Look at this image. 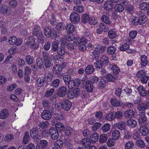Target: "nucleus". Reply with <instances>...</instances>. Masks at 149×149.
Masks as SVG:
<instances>
[{
	"label": "nucleus",
	"mask_w": 149,
	"mask_h": 149,
	"mask_svg": "<svg viewBox=\"0 0 149 149\" xmlns=\"http://www.w3.org/2000/svg\"><path fill=\"white\" fill-rule=\"evenodd\" d=\"M101 20L106 24L109 25L111 24V21L110 18L107 15H103L101 17Z\"/></svg>",
	"instance_id": "49"
},
{
	"label": "nucleus",
	"mask_w": 149,
	"mask_h": 149,
	"mask_svg": "<svg viewBox=\"0 0 149 149\" xmlns=\"http://www.w3.org/2000/svg\"><path fill=\"white\" fill-rule=\"evenodd\" d=\"M75 27L73 24L70 23L65 26V29L69 33H72L75 30Z\"/></svg>",
	"instance_id": "26"
},
{
	"label": "nucleus",
	"mask_w": 149,
	"mask_h": 149,
	"mask_svg": "<svg viewBox=\"0 0 149 149\" xmlns=\"http://www.w3.org/2000/svg\"><path fill=\"white\" fill-rule=\"evenodd\" d=\"M134 146L133 142L132 141H130L125 144V149H132Z\"/></svg>",
	"instance_id": "63"
},
{
	"label": "nucleus",
	"mask_w": 149,
	"mask_h": 149,
	"mask_svg": "<svg viewBox=\"0 0 149 149\" xmlns=\"http://www.w3.org/2000/svg\"><path fill=\"white\" fill-rule=\"evenodd\" d=\"M139 8L141 10H146L149 8V3L147 2H143L139 5Z\"/></svg>",
	"instance_id": "45"
},
{
	"label": "nucleus",
	"mask_w": 149,
	"mask_h": 149,
	"mask_svg": "<svg viewBox=\"0 0 149 149\" xmlns=\"http://www.w3.org/2000/svg\"><path fill=\"white\" fill-rule=\"evenodd\" d=\"M60 80L59 79H56L52 81L51 86L54 88H56L59 85Z\"/></svg>",
	"instance_id": "54"
},
{
	"label": "nucleus",
	"mask_w": 149,
	"mask_h": 149,
	"mask_svg": "<svg viewBox=\"0 0 149 149\" xmlns=\"http://www.w3.org/2000/svg\"><path fill=\"white\" fill-rule=\"evenodd\" d=\"M149 104V102L147 103H141L137 105V109L139 111H143L147 109Z\"/></svg>",
	"instance_id": "28"
},
{
	"label": "nucleus",
	"mask_w": 149,
	"mask_h": 149,
	"mask_svg": "<svg viewBox=\"0 0 149 149\" xmlns=\"http://www.w3.org/2000/svg\"><path fill=\"white\" fill-rule=\"evenodd\" d=\"M114 111L109 113L106 116V119L109 121H112L115 119Z\"/></svg>",
	"instance_id": "48"
},
{
	"label": "nucleus",
	"mask_w": 149,
	"mask_h": 149,
	"mask_svg": "<svg viewBox=\"0 0 149 149\" xmlns=\"http://www.w3.org/2000/svg\"><path fill=\"white\" fill-rule=\"evenodd\" d=\"M124 8V10L127 14H132L134 12V7L132 5L128 4Z\"/></svg>",
	"instance_id": "19"
},
{
	"label": "nucleus",
	"mask_w": 149,
	"mask_h": 149,
	"mask_svg": "<svg viewBox=\"0 0 149 149\" xmlns=\"http://www.w3.org/2000/svg\"><path fill=\"white\" fill-rule=\"evenodd\" d=\"M123 115L124 116L126 119H130L134 117V112L132 109H128L124 112Z\"/></svg>",
	"instance_id": "11"
},
{
	"label": "nucleus",
	"mask_w": 149,
	"mask_h": 149,
	"mask_svg": "<svg viewBox=\"0 0 149 149\" xmlns=\"http://www.w3.org/2000/svg\"><path fill=\"white\" fill-rule=\"evenodd\" d=\"M61 105L64 110L68 111L70 109L72 106V104L69 100L65 99L62 101Z\"/></svg>",
	"instance_id": "10"
},
{
	"label": "nucleus",
	"mask_w": 149,
	"mask_h": 149,
	"mask_svg": "<svg viewBox=\"0 0 149 149\" xmlns=\"http://www.w3.org/2000/svg\"><path fill=\"white\" fill-rule=\"evenodd\" d=\"M81 143L82 147L85 148H88L91 144L90 139L87 138H83Z\"/></svg>",
	"instance_id": "18"
},
{
	"label": "nucleus",
	"mask_w": 149,
	"mask_h": 149,
	"mask_svg": "<svg viewBox=\"0 0 149 149\" xmlns=\"http://www.w3.org/2000/svg\"><path fill=\"white\" fill-rule=\"evenodd\" d=\"M108 139L107 135L105 134H101L99 137V141L101 143H103L106 142Z\"/></svg>",
	"instance_id": "53"
},
{
	"label": "nucleus",
	"mask_w": 149,
	"mask_h": 149,
	"mask_svg": "<svg viewBox=\"0 0 149 149\" xmlns=\"http://www.w3.org/2000/svg\"><path fill=\"white\" fill-rule=\"evenodd\" d=\"M62 70V67L59 64L55 65L53 68L52 71L54 74H56L60 73Z\"/></svg>",
	"instance_id": "27"
},
{
	"label": "nucleus",
	"mask_w": 149,
	"mask_h": 149,
	"mask_svg": "<svg viewBox=\"0 0 149 149\" xmlns=\"http://www.w3.org/2000/svg\"><path fill=\"white\" fill-rule=\"evenodd\" d=\"M9 115L8 110L6 109H3L0 113V118L1 119L6 118Z\"/></svg>",
	"instance_id": "30"
},
{
	"label": "nucleus",
	"mask_w": 149,
	"mask_h": 149,
	"mask_svg": "<svg viewBox=\"0 0 149 149\" xmlns=\"http://www.w3.org/2000/svg\"><path fill=\"white\" fill-rule=\"evenodd\" d=\"M127 125L131 128H134L136 125V122L133 119H130L127 121Z\"/></svg>",
	"instance_id": "43"
},
{
	"label": "nucleus",
	"mask_w": 149,
	"mask_h": 149,
	"mask_svg": "<svg viewBox=\"0 0 149 149\" xmlns=\"http://www.w3.org/2000/svg\"><path fill=\"white\" fill-rule=\"evenodd\" d=\"M89 20L90 17L87 14H83L81 16V20L82 23H86L89 22Z\"/></svg>",
	"instance_id": "51"
},
{
	"label": "nucleus",
	"mask_w": 149,
	"mask_h": 149,
	"mask_svg": "<svg viewBox=\"0 0 149 149\" xmlns=\"http://www.w3.org/2000/svg\"><path fill=\"white\" fill-rule=\"evenodd\" d=\"M106 83V81L105 79L102 78L100 79L97 86V88L99 89L103 88Z\"/></svg>",
	"instance_id": "42"
},
{
	"label": "nucleus",
	"mask_w": 149,
	"mask_h": 149,
	"mask_svg": "<svg viewBox=\"0 0 149 149\" xmlns=\"http://www.w3.org/2000/svg\"><path fill=\"white\" fill-rule=\"evenodd\" d=\"M100 55V53L95 48H94L93 51L90 54L91 58L93 60H98Z\"/></svg>",
	"instance_id": "15"
},
{
	"label": "nucleus",
	"mask_w": 149,
	"mask_h": 149,
	"mask_svg": "<svg viewBox=\"0 0 149 149\" xmlns=\"http://www.w3.org/2000/svg\"><path fill=\"white\" fill-rule=\"evenodd\" d=\"M138 120L140 125H145L147 121L145 112H141L139 113L138 116Z\"/></svg>",
	"instance_id": "8"
},
{
	"label": "nucleus",
	"mask_w": 149,
	"mask_h": 149,
	"mask_svg": "<svg viewBox=\"0 0 149 149\" xmlns=\"http://www.w3.org/2000/svg\"><path fill=\"white\" fill-rule=\"evenodd\" d=\"M70 18L71 22L74 24L79 23L80 20L79 15L75 12L71 13L70 16Z\"/></svg>",
	"instance_id": "6"
},
{
	"label": "nucleus",
	"mask_w": 149,
	"mask_h": 149,
	"mask_svg": "<svg viewBox=\"0 0 149 149\" xmlns=\"http://www.w3.org/2000/svg\"><path fill=\"white\" fill-rule=\"evenodd\" d=\"M100 60L102 63H103V65H104L105 66H107L108 68H110L112 65L110 63L108 56L105 55L102 56L100 57Z\"/></svg>",
	"instance_id": "16"
},
{
	"label": "nucleus",
	"mask_w": 149,
	"mask_h": 149,
	"mask_svg": "<svg viewBox=\"0 0 149 149\" xmlns=\"http://www.w3.org/2000/svg\"><path fill=\"white\" fill-rule=\"evenodd\" d=\"M25 60L28 64L31 65L33 63L34 60V58L33 56L28 55L26 56Z\"/></svg>",
	"instance_id": "55"
},
{
	"label": "nucleus",
	"mask_w": 149,
	"mask_h": 149,
	"mask_svg": "<svg viewBox=\"0 0 149 149\" xmlns=\"http://www.w3.org/2000/svg\"><path fill=\"white\" fill-rule=\"evenodd\" d=\"M136 145L139 147L143 148L145 146V143L142 140L139 139L137 140L136 142Z\"/></svg>",
	"instance_id": "64"
},
{
	"label": "nucleus",
	"mask_w": 149,
	"mask_h": 149,
	"mask_svg": "<svg viewBox=\"0 0 149 149\" xmlns=\"http://www.w3.org/2000/svg\"><path fill=\"white\" fill-rule=\"evenodd\" d=\"M39 128L35 127L32 129L30 131V135L31 138L33 139L34 143H35L39 141V136L38 135Z\"/></svg>",
	"instance_id": "4"
},
{
	"label": "nucleus",
	"mask_w": 149,
	"mask_h": 149,
	"mask_svg": "<svg viewBox=\"0 0 149 149\" xmlns=\"http://www.w3.org/2000/svg\"><path fill=\"white\" fill-rule=\"evenodd\" d=\"M65 26L63 22H60L56 24L55 29L58 31H62L65 29Z\"/></svg>",
	"instance_id": "37"
},
{
	"label": "nucleus",
	"mask_w": 149,
	"mask_h": 149,
	"mask_svg": "<svg viewBox=\"0 0 149 149\" xmlns=\"http://www.w3.org/2000/svg\"><path fill=\"white\" fill-rule=\"evenodd\" d=\"M65 49L64 47L60 46L56 52L59 56H62L64 55L65 53Z\"/></svg>",
	"instance_id": "40"
},
{
	"label": "nucleus",
	"mask_w": 149,
	"mask_h": 149,
	"mask_svg": "<svg viewBox=\"0 0 149 149\" xmlns=\"http://www.w3.org/2000/svg\"><path fill=\"white\" fill-rule=\"evenodd\" d=\"M137 78L140 79V81L143 84H146L149 79V77L146 75V72L144 70L139 71L136 74Z\"/></svg>",
	"instance_id": "3"
},
{
	"label": "nucleus",
	"mask_w": 149,
	"mask_h": 149,
	"mask_svg": "<svg viewBox=\"0 0 149 149\" xmlns=\"http://www.w3.org/2000/svg\"><path fill=\"white\" fill-rule=\"evenodd\" d=\"M28 40L26 43V46L33 49H37L39 47L38 43H35V39L33 36H30L27 38Z\"/></svg>",
	"instance_id": "2"
},
{
	"label": "nucleus",
	"mask_w": 149,
	"mask_h": 149,
	"mask_svg": "<svg viewBox=\"0 0 149 149\" xmlns=\"http://www.w3.org/2000/svg\"><path fill=\"white\" fill-rule=\"evenodd\" d=\"M114 114L115 118H116L117 119H121L124 116L123 113L120 111L114 112Z\"/></svg>",
	"instance_id": "61"
},
{
	"label": "nucleus",
	"mask_w": 149,
	"mask_h": 149,
	"mask_svg": "<svg viewBox=\"0 0 149 149\" xmlns=\"http://www.w3.org/2000/svg\"><path fill=\"white\" fill-rule=\"evenodd\" d=\"M95 70V68L93 66L88 65L86 68L85 72L87 74H90L92 73Z\"/></svg>",
	"instance_id": "33"
},
{
	"label": "nucleus",
	"mask_w": 149,
	"mask_h": 149,
	"mask_svg": "<svg viewBox=\"0 0 149 149\" xmlns=\"http://www.w3.org/2000/svg\"><path fill=\"white\" fill-rule=\"evenodd\" d=\"M41 116L43 119L48 120L52 117V114L47 110H44L41 114Z\"/></svg>",
	"instance_id": "20"
},
{
	"label": "nucleus",
	"mask_w": 149,
	"mask_h": 149,
	"mask_svg": "<svg viewBox=\"0 0 149 149\" xmlns=\"http://www.w3.org/2000/svg\"><path fill=\"white\" fill-rule=\"evenodd\" d=\"M99 139V135L96 132H94L90 137V141L92 143H95Z\"/></svg>",
	"instance_id": "36"
},
{
	"label": "nucleus",
	"mask_w": 149,
	"mask_h": 149,
	"mask_svg": "<svg viewBox=\"0 0 149 149\" xmlns=\"http://www.w3.org/2000/svg\"><path fill=\"white\" fill-rule=\"evenodd\" d=\"M54 29L51 26H47L44 29L43 31L45 36L47 38L53 37V36H57L54 32Z\"/></svg>",
	"instance_id": "5"
},
{
	"label": "nucleus",
	"mask_w": 149,
	"mask_h": 149,
	"mask_svg": "<svg viewBox=\"0 0 149 149\" xmlns=\"http://www.w3.org/2000/svg\"><path fill=\"white\" fill-rule=\"evenodd\" d=\"M81 82L80 80L77 78H75L74 80V85L76 87H78L79 86L80 87L83 88L84 87V81L81 80Z\"/></svg>",
	"instance_id": "25"
},
{
	"label": "nucleus",
	"mask_w": 149,
	"mask_h": 149,
	"mask_svg": "<svg viewBox=\"0 0 149 149\" xmlns=\"http://www.w3.org/2000/svg\"><path fill=\"white\" fill-rule=\"evenodd\" d=\"M100 60H98L96 61L94 63V65L96 68H102L104 65L103 63H102Z\"/></svg>",
	"instance_id": "62"
},
{
	"label": "nucleus",
	"mask_w": 149,
	"mask_h": 149,
	"mask_svg": "<svg viewBox=\"0 0 149 149\" xmlns=\"http://www.w3.org/2000/svg\"><path fill=\"white\" fill-rule=\"evenodd\" d=\"M39 144L44 148L45 149H46L48 146L49 143L47 141L45 140H42L39 141Z\"/></svg>",
	"instance_id": "57"
},
{
	"label": "nucleus",
	"mask_w": 149,
	"mask_h": 149,
	"mask_svg": "<svg viewBox=\"0 0 149 149\" xmlns=\"http://www.w3.org/2000/svg\"><path fill=\"white\" fill-rule=\"evenodd\" d=\"M98 27L103 32L107 33L109 29L108 26L103 23H100Z\"/></svg>",
	"instance_id": "41"
},
{
	"label": "nucleus",
	"mask_w": 149,
	"mask_h": 149,
	"mask_svg": "<svg viewBox=\"0 0 149 149\" xmlns=\"http://www.w3.org/2000/svg\"><path fill=\"white\" fill-rule=\"evenodd\" d=\"M63 141L62 140L58 139L54 143V146H56L60 149L63 147Z\"/></svg>",
	"instance_id": "58"
},
{
	"label": "nucleus",
	"mask_w": 149,
	"mask_h": 149,
	"mask_svg": "<svg viewBox=\"0 0 149 149\" xmlns=\"http://www.w3.org/2000/svg\"><path fill=\"white\" fill-rule=\"evenodd\" d=\"M120 134L118 130H114L112 133V137L114 140H116L119 139L120 137Z\"/></svg>",
	"instance_id": "47"
},
{
	"label": "nucleus",
	"mask_w": 149,
	"mask_h": 149,
	"mask_svg": "<svg viewBox=\"0 0 149 149\" xmlns=\"http://www.w3.org/2000/svg\"><path fill=\"white\" fill-rule=\"evenodd\" d=\"M118 77V75L116 74H114L113 75L111 74H107L106 76V81L108 82H112L116 79Z\"/></svg>",
	"instance_id": "32"
},
{
	"label": "nucleus",
	"mask_w": 149,
	"mask_h": 149,
	"mask_svg": "<svg viewBox=\"0 0 149 149\" xmlns=\"http://www.w3.org/2000/svg\"><path fill=\"white\" fill-rule=\"evenodd\" d=\"M111 125L109 123H106L102 127L103 132L105 133L108 132L110 129Z\"/></svg>",
	"instance_id": "60"
},
{
	"label": "nucleus",
	"mask_w": 149,
	"mask_h": 149,
	"mask_svg": "<svg viewBox=\"0 0 149 149\" xmlns=\"http://www.w3.org/2000/svg\"><path fill=\"white\" fill-rule=\"evenodd\" d=\"M46 83V79L44 77H41L38 78L36 81V84L38 87H40L42 86L46 85L45 83Z\"/></svg>",
	"instance_id": "24"
},
{
	"label": "nucleus",
	"mask_w": 149,
	"mask_h": 149,
	"mask_svg": "<svg viewBox=\"0 0 149 149\" xmlns=\"http://www.w3.org/2000/svg\"><path fill=\"white\" fill-rule=\"evenodd\" d=\"M94 88V85L90 81L88 80L86 82L85 88L87 92L92 93L93 91Z\"/></svg>",
	"instance_id": "14"
},
{
	"label": "nucleus",
	"mask_w": 149,
	"mask_h": 149,
	"mask_svg": "<svg viewBox=\"0 0 149 149\" xmlns=\"http://www.w3.org/2000/svg\"><path fill=\"white\" fill-rule=\"evenodd\" d=\"M49 132L50 137L52 140H56L58 138L59 133L55 127H51L49 131Z\"/></svg>",
	"instance_id": "7"
},
{
	"label": "nucleus",
	"mask_w": 149,
	"mask_h": 149,
	"mask_svg": "<svg viewBox=\"0 0 149 149\" xmlns=\"http://www.w3.org/2000/svg\"><path fill=\"white\" fill-rule=\"evenodd\" d=\"M49 125V123L46 121L42 122H40L38 126V128L41 127L42 129H45L47 128Z\"/></svg>",
	"instance_id": "56"
},
{
	"label": "nucleus",
	"mask_w": 149,
	"mask_h": 149,
	"mask_svg": "<svg viewBox=\"0 0 149 149\" xmlns=\"http://www.w3.org/2000/svg\"><path fill=\"white\" fill-rule=\"evenodd\" d=\"M10 10V8L9 7L5 5H3L0 7V13L3 15H8Z\"/></svg>",
	"instance_id": "17"
},
{
	"label": "nucleus",
	"mask_w": 149,
	"mask_h": 149,
	"mask_svg": "<svg viewBox=\"0 0 149 149\" xmlns=\"http://www.w3.org/2000/svg\"><path fill=\"white\" fill-rule=\"evenodd\" d=\"M136 14L137 15V17L139 18L141 21L144 22V24L147 22V18L143 12L141 10L139 11L136 13Z\"/></svg>",
	"instance_id": "12"
},
{
	"label": "nucleus",
	"mask_w": 149,
	"mask_h": 149,
	"mask_svg": "<svg viewBox=\"0 0 149 149\" xmlns=\"http://www.w3.org/2000/svg\"><path fill=\"white\" fill-rule=\"evenodd\" d=\"M55 128L57 130V131L60 132L64 131L65 127L64 124L60 122L57 123L55 124Z\"/></svg>",
	"instance_id": "29"
},
{
	"label": "nucleus",
	"mask_w": 149,
	"mask_h": 149,
	"mask_svg": "<svg viewBox=\"0 0 149 149\" xmlns=\"http://www.w3.org/2000/svg\"><path fill=\"white\" fill-rule=\"evenodd\" d=\"M14 137L13 135L8 134L5 136L4 138V140L6 142H9L11 141L14 139Z\"/></svg>",
	"instance_id": "59"
},
{
	"label": "nucleus",
	"mask_w": 149,
	"mask_h": 149,
	"mask_svg": "<svg viewBox=\"0 0 149 149\" xmlns=\"http://www.w3.org/2000/svg\"><path fill=\"white\" fill-rule=\"evenodd\" d=\"M137 90L142 96H145L147 93L146 88L142 86H139L137 88Z\"/></svg>",
	"instance_id": "34"
},
{
	"label": "nucleus",
	"mask_w": 149,
	"mask_h": 149,
	"mask_svg": "<svg viewBox=\"0 0 149 149\" xmlns=\"http://www.w3.org/2000/svg\"><path fill=\"white\" fill-rule=\"evenodd\" d=\"M139 129V132L143 136H146L148 133V130L147 127L143 125L141 126Z\"/></svg>",
	"instance_id": "44"
},
{
	"label": "nucleus",
	"mask_w": 149,
	"mask_h": 149,
	"mask_svg": "<svg viewBox=\"0 0 149 149\" xmlns=\"http://www.w3.org/2000/svg\"><path fill=\"white\" fill-rule=\"evenodd\" d=\"M111 69L112 70L114 74H116L118 75V74L120 71L119 68L116 65H113L111 67Z\"/></svg>",
	"instance_id": "52"
},
{
	"label": "nucleus",
	"mask_w": 149,
	"mask_h": 149,
	"mask_svg": "<svg viewBox=\"0 0 149 149\" xmlns=\"http://www.w3.org/2000/svg\"><path fill=\"white\" fill-rule=\"evenodd\" d=\"M32 33L33 37H36L38 43L41 44L44 43L45 38L42 31L40 30V27L36 26L34 27Z\"/></svg>",
	"instance_id": "1"
},
{
	"label": "nucleus",
	"mask_w": 149,
	"mask_h": 149,
	"mask_svg": "<svg viewBox=\"0 0 149 149\" xmlns=\"http://www.w3.org/2000/svg\"><path fill=\"white\" fill-rule=\"evenodd\" d=\"M59 42L58 40H55L51 44V50L53 52H56L59 47Z\"/></svg>",
	"instance_id": "22"
},
{
	"label": "nucleus",
	"mask_w": 149,
	"mask_h": 149,
	"mask_svg": "<svg viewBox=\"0 0 149 149\" xmlns=\"http://www.w3.org/2000/svg\"><path fill=\"white\" fill-rule=\"evenodd\" d=\"M67 93V88L64 86L60 87L58 90L57 94L58 96L61 97H64Z\"/></svg>",
	"instance_id": "13"
},
{
	"label": "nucleus",
	"mask_w": 149,
	"mask_h": 149,
	"mask_svg": "<svg viewBox=\"0 0 149 149\" xmlns=\"http://www.w3.org/2000/svg\"><path fill=\"white\" fill-rule=\"evenodd\" d=\"M116 125L118 128L120 130H126V126L125 122L123 121L120 122L118 123Z\"/></svg>",
	"instance_id": "46"
},
{
	"label": "nucleus",
	"mask_w": 149,
	"mask_h": 149,
	"mask_svg": "<svg viewBox=\"0 0 149 149\" xmlns=\"http://www.w3.org/2000/svg\"><path fill=\"white\" fill-rule=\"evenodd\" d=\"M147 57L146 55H142L141 57V65L142 67H145L148 63Z\"/></svg>",
	"instance_id": "35"
},
{
	"label": "nucleus",
	"mask_w": 149,
	"mask_h": 149,
	"mask_svg": "<svg viewBox=\"0 0 149 149\" xmlns=\"http://www.w3.org/2000/svg\"><path fill=\"white\" fill-rule=\"evenodd\" d=\"M53 75L52 73L51 72L48 73L47 75L45 77L46 79V83L45 86H46L48 84V82L51 81L52 79Z\"/></svg>",
	"instance_id": "50"
},
{
	"label": "nucleus",
	"mask_w": 149,
	"mask_h": 149,
	"mask_svg": "<svg viewBox=\"0 0 149 149\" xmlns=\"http://www.w3.org/2000/svg\"><path fill=\"white\" fill-rule=\"evenodd\" d=\"M110 103L112 105L115 107H120L122 108H124L125 106V103L117 100L115 98L111 99Z\"/></svg>",
	"instance_id": "9"
},
{
	"label": "nucleus",
	"mask_w": 149,
	"mask_h": 149,
	"mask_svg": "<svg viewBox=\"0 0 149 149\" xmlns=\"http://www.w3.org/2000/svg\"><path fill=\"white\" fill-rule=\"evenodd\" d=\"M116 50V47L113 45H111L109 46L107 50V53L110 55L114 54Z\"/></svg>",
	"instance_id": "38"
},
{
	"label": "nucleus",
	"mask_w": 149,
	"mask_h": 149,
	"mask_svg": "<svg viewBox=\"0 0 149 149\" xmlns=\"http://www.w3.org/2000/svg\"><path fill=\"white\" fill-rule=\"evenodd\" d=\"M113 6V4L109 1H105L104 5V8L105 9L110 10L112 9Z\"/></svg>",
	"instance_id": "23"
},
{
	"label": "nucleus",
	"mask_w": 149,
	"mask_h": 149,
	"mask_svg": "<svg viewBox=\"0 0 149 149\" xmlns=\"http://www.w3.org/2000/svg\"><path fill=\"white\" fill-rule=\"evenodd\" d=\"M108 36L109 38L113 39L118 36L116 31L114 29H111L108 32Z\"/></svg>",
	"instance_id": "39"
},
{
	"label": "nucleus",
	"mask_w": 149,
	"mask_h": 149,
	"mask_svg": "<svg viewBox=\"0 0 149 149\" xmlns=\"http://www.w3.org/2000/svg\"><path fill=\"white\" fill-rule=\"evenodd\" d=\"M114 9L116 12L121 13L123 11L125 8L121 4L117 3L114 6Z\"/></svg>",
	"instance_id": "31"
},
{
	"label": "nucleus",
	"mask_w": 149,
	"mask_h": 149,
	"mask_svg": "<svg viewBox=\"0 0 149 149\" xmlns=\"http://www.w3.org/2000/svg\"><path fill=\"white\" fill-rule=\"evenodd\" d=\"M131 22L133 25L135 26H136L138 24L142 25L144 24V22L141 21L140 19L137 18L136 16L133 17L131 19Z\"/></svg>",
	"instance_id": "21"
}]
</instances>
